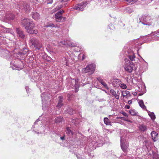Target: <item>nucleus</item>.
<instances>
[{
	"mask_svg": "<svg viewBox=\"0 0 159 159\" xmlns=\"http://www.w3.org/2000/svg\"><path fill=\"white\" fill-rule=\"evenodd\" d=\"M149 116L151 117V119L152 120H154L156 118V116L153 112H151L149 111L146 110Z\"/></svg>",
	"mask_w": 159,
	"mask_h": 159,
	"instance_id": "a211bd4d",
	"label": "nucleus"
},
{
	"mask_svg": "<svg viewBox=\"0 0 159 159\" xmlns=\"http://www.w3.org/2000/svg\"><path fill=\"white\" fill-rule=\"evenodd\" d=\"M11 34H12V35H13L14 36V34L13 33H11Z\"/></svg>",
	"mask_w": 159,
	"mask_h": 159,
	"instance_id": "13d9d810",
	"label": "nucleus"
},
{
	"mask_svg": "<svg viewBox=\"0 0 159 159\" xmlns=\"http://www.w3.org/2000/svg\"><path fill=\"white\" fill-rule=\"evenodd\" d=\"M75 82V84L74 87L75 89V92H77L78 90L79 86L76 80H74Z\"/></svg>",
	"mask_w": 159,
	"mask_h": 159,
	"instance_id": "cd10ccee",
	"label": "nucleus"
},
{
	"mask_svg": "<svg viewBox=\"0 0 159 159\" xmlns=\"http://www.w3.org/2000/svg\"><path fill=\"white\" fill-rule=\"evenodd\" d=\"M87 4L86 2H84L80 3L76 5L74 7V8L77 10L83 11L84 8L86 6Z\"/></svg>",
	"mask_w": 159,
	"mask_h": 159,
	"instance_id": "6e6552de",
	"label": "nucleus"
},
{
	"mask_svg": "<svg viewBox=\"0 0 159 159\" xmlns=\"http://www.w3.org/2000/svg\"><path fill=\"white\" fill-rule=\"evenodd\" d=\"M54 11H53L52 12H51V14L53 13H54V12H55L56 11H57L58 10L57 7H56V8H54Z\"/></svg>",
	"mask_w": 159,
	"mask_h": 159,
	"instance_id": "a18cd8bd",
	"label": "nucleus"
},
{
	"mask_svg": "<svg viewBox=\"0 0 159 159\" xmlns=\"http://www.w3.org/2000/svg\"><path fill=\"white\" fill-rule=\"evenodd\" d=\"M125 61L126 64L124 68L126 71L128 73H131L133 70H136L137 68L133 62L130 61L127 59H125Z\"/></svg>",
	"mask_w": 159,
	"mask_h": 159,
	"instance_id": "7ed1b4c3",
	"label": "nucleus"
},
{
	"mask_svg": "<svg viewBox=\"0 0 159 159\" xmlns=\"http://www.w3.org/2000/svg\"><path fill=\"white\" fill-rule=\"evenodd\" d=\"M34 132H35V133H38H38H39V132H36V131H34Z\"/></svg>",
	"mask_w": 159,
	"mask_h": 159,
	"instance_id": "4d7b16f0",
	"label": "nucleus"
},
{
	"mask_svg": "<svg viewBox=\"0 0 159 159\" xmlns=\"http://www.w3.org/2000/svg\"><path fill=\"white\" fill-rule=\"evenodd\" d=\"M54 11V9H53L52 10V11H51V12H52V11Z\"/></svg>",
	"mask_w": 159,
	"mask_h": 159,
	"instance_id": "bf43d9fd",
	"label": "nucleus"
},
{
	"mask_svg": "<svg viewBox=\"0 0 159 159\" xmlns=\"http://www.w3.org/2000/svg\"><path fill=\"white\" fill-rule=\"evenodd\" d=\"M120 142H121V147L122 150L124 152H125L129 146V143L127 142H122V139L121 137Z\"/></svg>",
	"mask_w": 159,
	"mask_h": 159,
	"instance_id": "f8f14e48",
	"label": "nucleus"
},
{
	"mask_svg": "<svg viewBox=\"0 0 159 159\" xmlns=\"http://www.w3.org/2000/svg\"><path fill=\"white\" fill-rule=\"evenodd\" d=\"M76 157H77V158L78 159H80L81 157V155L79 154H78L77 155Z\"/></svg>",
	"mask_w": 159,
	"mask_h": 159,
	"instance_id": "de8ad7c7",
	"label": "nucleus"
},
{
	"mask_svg": "<svg viewBox=\"0 0 159 159\" xmlns=\"http://www.w3.org/2000/svg\"><path fill=\"white\" fill-rule=\"evenodd\" d=\"M110 92L112 95L117 100L119 99L120 93L118 90H117V91L116 92L113 89H111L110 90Z\"/></svg>",
	"mask_w": 159,
	"mask_h": 159,
	"instance_id": "ddd939ff",
	"label": "nucleus"
},
{
	"mask_svg": "<svg viewBox=\"0 0 159 159\" xmlns=\"http://www.w3.org/2000/svg\"><path fill=\"white\" fill-rule=\"evenodd\" d=\"M126 10L127 12H128L129 13H131L134 11L133 9H131L129 8H127Z\"/></svg>",
	"mask_w": 159,
	"mask_h": 159,
	"instance_id": "f704fd0d",
	"label": "nucleus"
},
{
	"mask_svg": "<svg viewBox=\"0 0 159 159\" xmlns=\"http://www.w3.org/2000/svg\"><path fill=\"white\" fill-rule=\"evenodd\" d=\"M70 47H75L76 46V44L75 43L72 42L71 41L68 40L67 45Z\"/></svg>",
	"mask_w": 159,
	"mask_h": 159,
	"instance_id": "393cba45",
	"label": "nucleus"
},
{
	"mask_svg": "<svg viewBox=\"0 0 159 159\" xmlns=\"http://www.w3.org/2000/svg\"><path fill=\"white\" fill-rule=\"evenodd\" d=\"M121 114H122L124 116H127L128 115L125 112L123 111L121 112Z\"/></svg>",
	"mask_w": 159,
	"mask_h": 159,
	"instance_id": "49530a36",
	"label": "nucleus"
},
{
	"mask_svg": "<svg viewBox=\"0 0 159 159\" xmlns=\"http://www.w3.org/2000/svg\"><path fill=\"white\" fill-rule=\"evenodd\" d=\"M129 113L132 116L137 115L138 113L137 111L134 110H132L130 111Z\"/></svg>",
	"mask_w": 159,
	"mask_h": 159,
	"instance_id": "c85d7f7f",
	"label": "nucleus"
},
{
	"mask_svg": "<svg viewBox=\"0 0 159 159\" xmlns=\"http://www.w3.org/2000/svg\"><path fill=\"white\" fill-rule=\"evenodd\" d=\"M134 43L135 45V46L137 48V50L138 52V51L139 49H139H138L137 48L138 47V46H141L142 45V43L140 42L139 41V39H137L136 40H134Z\"/></svg>",
	"mask_w": 159,
	"mask_h": 159,
	"instance_id": "2eb2a0df",
	"label": "nucleus"
},
{
	"mask_svg": "<svg viewBox=\"0 0 159 159\" xmlns=\"http://www.w3.org/2000/svg\"><path fill=\"white\" fill-rule=\"evenodd\" d=\"M151 135L153 140L154 142H155L157 140V137L158 136V134L155 131H152L151 133Z\"/></svg>",
	"mask_w": 159,
	"mask_h": 159,
	"instance_id": "dca6fc26",
	"label": "nucleus"
},
{
	"mask_svg": "<svg viewBox=\"0 0 159 159\" xmlns=\"http://www.w3.org/2000/svg\"><path fill=\"white\" fill-rule=\"evenodd\" d=\"M125 108L127 109H129L130 108V106L128 105H126L125 106Z\"/></svg>",
	"mask_w": 159,
	"mask_h": 159,
	"instance_id": "603ef678",
	"label": "nucleus"
},
{
	"mask_svg": "<svg viewBox=\"0 0 159 159\" xmlns=\"http://www.w3.org/2000/svg\"><path fill=\"white\" fill-rule=\"evenodd\" d=\"M54 27V25L52 24V25H48V26H47V27Z\"/></svg>",
	"mask_w": 159,
	"mask_h": 159,
	"instance_id": "5fc2aeb1",
	"label": "nucleus"
},
{
	"mask_svg": "<svg viewBox=\"0 0 159 159\" xmlns=\"http://www.w3.org/2000/svg\"><path fill=\"white\" fill-rule=\"evenodd\" d=\"M128 104L129 105L131 104L132 103V101L131 100H129L128 101Z\"/></svg>",
	"mask_w": 159,
	"mask_h": 159,
	"instance_id": "864d4df0",
	"label": "nucleus"
},
{
	"mask_svg": "<svg viewBox=\"0 0 159 159\" xmlns=\"http://www.w3.org/2000/svg\"><path fill=\"white\" fill-rule=\"evenodd\" d=\"M153 35H155V39L159 40V29L153 33Z\"/></svg>",
	"mask_w": 159,
	"mask_h": 159,
	"instance_id": "412c9836",
	"label": "nucleus"
},
{
	"mask_svg": "<svg viewBox=\"0 0 159 159\" xmlns=\"http://www.w3.org/2000/svg\"><path fill=\"white\" fill-rule=\"evenodd\" d=\"M86 57L85 55L84 54H83L82 57V60H84Z\"/></svg>",
	"mask_w": 159,
	"mask_h": 159,
	"instance_id": "8fccbe9b",
	"label": "nucleus"
},
{
	"mask_svg": "<svg viewBox=\"0 0 159 159\" xmlns=\"http://www.w3.org/2000/svg\"><path fill=\"white\" fill-rule=\"evenodd\" d=\"M16 32L17 35L20 39L24 40L25 38V35L23 31L20 28H17Z\"/></svg>",
	"mask_w": 159,
	"mask_h": 159,
	"instance_id": "1a4fd4ad",
	"label": "nucleus"
},
{
	"mask_svg": "<svg viewBox=\"0 0 159 159\" xmlns=\"http://www.w3.org/2000/svg\"><path fill=\"white\" fill-rule=\"evenodd\" d=\"M68 41V40L66 41L64 40L61 41L60 42H59L58 43L60 45H61V44H63L67 45Z\"/></svg>",
	"mask_w": 159,
	"mask_h": 159,
	"instance_id": "2f4dec72",
	"label": "nucleus"
},
{
	"mask_svg": "<svg viewBox=\"0 0 159 159\" xmlns=\"http://www.w3.org/2000/svg\"><path fill=\"white\" fill-rule=\"evenodd\" d=\"M122 94L124 97H127L128 96H130L129 92L127 90L123 91L122 92Z\"/></svg>",
	"mask_w": 159,
	"mask_h": 159,
	"instance_id": "5701e85b",
	"label": "nucleus"
},
{
	"mask_svg": "<svg viewBox=\"0 0 159 159\" xmlns=\"http://www.w3.org/2000/svg\"><path fill=\"white\" fill-rule=\"evenodd\" d=\"M66 133L71 135L73 134V132L69 128H67L66 129Z\"/></svg>",
	"mask_w": 159,
	"mask_h": 159,
	"instance_id": "7c9ffc66",
	"label": "nucleus"
},
{
	"mask_svg": "<svg viewBox=\"0 0 159 159\" xmlns=\"http://www.w3.org/2000/svg\"><path fill=\"white\" fill-rule=\"evenodd\" d=\"M39 14L36 12H34L32 15V17L35 20H38L39 18Z\"/></svg>",
	"mask_w": 159,
	"mask_h": 159,
	"instance_id": "aec40b11",
	"label": "nucleus"
},
{
	"mask_svg": "<svg viewBox=\"0 0 159 159\" xmlns=\"http://www.w3.org/2000/svg\"><path fill=\"white\" fill-rule=\"evenodd\" d=\"M140 22L148 26H153L155 20L148 16H143L139 19Z\"/></svg>",
	"mask_w": 159,
	"mask_h": 159,
	"instance_id": "f03ea898",
	"label": "nucleus"
},
{
	"mask_svg": "<svg viewBox=\"0 0 159 159\" xmlns=\"http://www.w3.org/2000/svg\"><path fill=\"white\" fill-rule=\"evenodd\" d=\"M138 103L140 107L142 108L143 110H145L146 111L147 110L146 108V107L144 105V102L142 100H140L138 101Z\"/></svg>",
	"mask_w": 159,
	"mask_h": 159,
	"instance_id": "f3484780",
	"label": "nucleus"
},
{
	"mask_svg": "<svg viewBox=\"0 0 159 159\" xmlns=\"http://www.w3.org/2000/svg\"><path fill=\"white\" fill-rule=\"evenodd\" d=\"M139 128L140 130L143 132L146 131L147 129L146 126L144 125H140Z\"/></svg>",
	"mask_w": 159,
	"mask_h": 159,
	"instance_id": "4be33fe9",
	"label": "nucleus"
},
{
	"mask_svg": "<svg viewBox=\"0 0 159 159\" xmlns=\"http://www.w3.org/2000/svg\"><path fill=\"white\" fill-rule=\"evenodd\" d=\"M138 90L139 91H140L142 90V88H143L144 87V86H143L142 87L141 86H139V85L138 86Z\"/></svg>",
	"mask_w": 159,
	"mask_h": 159,
	"instance_id": "58836bf2",
	"label": "nucleus"
},
{
	"mask_svg": "<svg viewBox=\"0 0 159 159\" xmlns=\"http://www.w3.org/2000/svg\"><path fill=\"white\" fill-rule=\"evenodd\" d=\"M96 65L94 64H89L85 68H83L82 70L83 73H90V75L93 74L94 72Z\"/></svg>",
	"mask_w": 159,
	"mask_h": 159,
	"instance_id": "39448f33",
	"label": "nucleus"
},
{
	"mask_svg": "<svg viewBox=\"0 0 159 159\" xmlns=\"http://www.w3.org/2000/svg\"><path fill=\"white\" fill-rule=\"evenodd\" d=\"M77 120H77V119H76V120H73L72 122V123H74V124L75 125H76L77 124V123H76V121Z\"/></svg>",
	"mask_w": 159,
	"mask_h": 159,
	"instance_id": "79ce46f5",
	"label": "nucleus"
},
{
	"mask_svg": "<svg viewBox=\"0 0 159 159\" xmlns=\"http://www.w3.org/2000/svg\"><path fill=\"white\" fill-rule=\"evenodd\" d=\"M4 53L6 54H7V55H8V57H9V52L7 50H4Z\"/></svg>",
	"mask_w": 159,
	"mask_h": 159,
	"instance_id": "ea45409f",
	"label": "nucleus"
},
{
	"mask_svg": "<svg viewBox=\"0 0 159 159\" xmlns=\"http://www.w3.org/2000/svg\"><path fill=\"white\" fill-rule=\"evenodd\" d=\"M53 2V0H48L47 4H52Z\"/></svg>",
	"mask_w": 159,
	"mask_h": 159,
	"instance_id": "c03bdc74",
	"label": "nucleus"
},
{
	"mask_svg": "<svg viewBox=\"0 0 159 159\" xmlns=\"http://www.w3.org/2000/svg\"><path fill=\"white\" fill-rule=\"evenodd\" d=\"M39 120V118L38 119H37L36 120V121L34 123V126H33V128H35V127H37L38 126L37 125V123Z\"/></svg>",
	"mask_w": 159,
	"mask_h": 159,
	"instance_id": "4c0bfd02",
	"label": "nucleus"
},
{
	"mask_svg": "<svg viewBox=\"0 0 159 159\" xmlns=\"http://www.w3.org/2000/svg\"><path fill=\"white\" fill-rule=\"evenodd\" d=\"M153 158L154 159H157L159 158V155L157 152H152Z\"/></svg>",
	"mask_w": 159,
	"mask_h": 159,
	"instance_id": "bb28decb",
	"label": "nucleus"
},
{
	"mask_svg": "<svg viewBox=\"0 0 159 159\" xmlns=\"http://www.w3.org/2000/svg\"><path fill=\"white\" fill-rule=\"evenodd\" d=\"M5 55V56L7 58V55Z\"/></svg>",
	"mask_w": 159,
	"mask_h": 159,
	"instance_id": "052dcab7",
	"label": "nucleus"
},
{
	"mask_svg": "<svg viewBox=\"0 0 159 159\" xmlns=\"http://www.w3.org/2000/svg\"><path fill=\"white\" fill-rule=\"evenodd\" d=\"M62 6H63L62 5H59L57 6L56 7H57L58 10H59L62 7Z\"/></svg>",
	"mask_w": 159,
	"mask_h": 159,
	"instance_id": "37998d69",
	"label": "nucleus"
},
{
	"mask_svg": "<svg viewBox=\"0 0 159 159\" xmlns=\"http://www.w3.org/2000/svg\"><path fill=\"white\" fill-rule=\"evenodd\" d=\"M25 88L27 93H28L29 91V87L28 86H26Z\"/></svg>",
	"mask_w": 159,
	"mask_h": 159,
	"instance_id": "3c124183",
	"label": "nucleus"
},
{
	"mask_svg": "<svg viewBox=\"0 0 159 159\" xmlns=\"http://www.w3.org/2000/svg\"><path fill=\"white\" fill-rule=\"evenodd\" d=\"M111 81L112 85L114 87L117 88L119 87L121 83L120 79H114L112 80Z\"/></svg>",
	"mask_w": 159,
	"mask_h": 159,
	"instance_id": "9b49d317",
	"label": "nucleus"
},
{
	"mask_svg": "<svg viewBox=\"0 0 159 159\" xmlns=\"http://www.w3.org/2000/svg\"><path fill=\"white\" fill-rule=\"evenodd\" d=\"M59 99L57 105V107L58 108H60L63 105L62 103V102L63 97L61 96H59Z\"/></svg>",
	"mask_w": 159,
	"mask_h": 159,
	"instance_id": "6ab92c4d",
	"label": "nucleus"
},
{
	"mask_svg": "<svg viewBox=\"0 0 159 159\" xmlns=\"http://www.w3.org/2000/svg\"><path fill=\"white\" fill-rule=\"evenodd\" d=\"M21 23L28 33L36 34L38 33L37 30L34 29L35 25L32 20L29 19L24 18L21 20Z\"/></svg>",
	"mask_w": 159,
	"mask_h": 159,
	"instance_id": "f257e3e1",
	"label": "nucleus"
},
{
	"mask_svg": "<svg viewBox=\"0 0 159 159\" xmlns=\"http://www.w3.org/2000/svg\"><path fill=\"white\" fill-rule=\"evenodd\" d=\"M41 97L42 98V109L43 110H45L46 108V107L48 106L46 105L47 101L48 102L49 101V97L47 95L46 93H43L42 94Z\"/></svg>",
	"mask_w": 159,
	"mask_h": 159,
	"instance_id": "423d86ee",
	"label": "nucleus"
},
{
	"mask_svg": "<svg viewBox=\"0 0 159 159\" xmlns=\"http://www.w3.org/2000/svg\"><path fill=\"white\" fill-rule=\"evenodd\" d=\"M67 111L70 115L73 114L75 112V111L73 110L72 108H69L67 109Z\"/></svg>",
	"mask_w": 159,
	"mask_h": 159,
	"instance_id": "c756f323",
	"label": "nucleus"
},
{
	"mask_svg": "<svg viewBox=\"0 0 159 159\" xmlns=\"http://www.w3.org/2000/svg\"><path fill=\"white\" fill-rule=\"evenodd\" d=\"M102 84L103 85L104 87H105L106 88H108V86L106 83L103 81V82L102 83Z\"/></svg>",
	"mask_w": 159,
	"mask_h": 159,
	"instance_id": "c9c22d12",
	"label": "nucleus"
},
{
	"mask_svg": "<svg viewBox=\"0 0 159 159\" xmlns=\"http://www.w3.org/2000/svg\"><path fill=\"white\" fill-rule=\"evenodd\" d=\"M116 119H121V120H125L126 121L129 122L130 123H132V121L131 120H129V119H127L126 118H124V117H116Z\"/></svg>",
	"mask_w": 159,
	"mask_h": 159,
	"instance_id": "a878e982",
	"label": "nucleus"
},
{
	"mask_svg": "<svg viewBox=\"0 0 159 159\" xmlns=\"http://www.w3.org/2000/svg\"><path fill=\"white\" fill-rule=\"evenodd\" d=\"M63 12V11H60L55 14V18L56 19L57 21L60 22L65 19V17L62 16V14Z\"/></svg>",
	"mask_w": 159,
	"mask_h": 159,
	"instance_id": "0eeeda50",
	"label": "nucleus"
},
{
	"mask_svg": "<svg viewBox=\"0 0 159 159\" xmlns=\"http://www.w3.org/2000/svg\"><path fill=\"white\" fill-rule=\"evenodd\" d=\"M61 139L62 140H63L64 139V137L62 136L61 137Z\"/></svg>",
	"mask_w": 159,
	"mask_h": 159,
	"instance_id": "6e6d98bb",
	"label": "nucleus"
},
{
	"mask_svg": "<svg viewBox=\"0 0 159 159\" xmlns=\"http://www.w3.org/2000/svg\"><path fill=\"white\" fill-rule=\"evenodd\" d=\"M62 120V118L61 117H56L55 120V122L56 123L60 122Z\"/></svg>",
	"mask_w": 159,
	"mask_h": 159,
	"instance_id": "473e14b6",
	"label": "nucleus"
},
{
	"mask_svg": "<svg viewBox=\"0 0 159 159\" xmlns=\"http://www.w3.org/2000/svg\"><path fill=\"white\" fill-rule=\"evenodd\" d=\"M120 88L123 89H126L127 88V86L125 84H120Z\"/></svg>",
	"mask_w": 159,
	"mask_h": 159,
	"instance_id": "72a5a7b5",
	"label": "nucleus"
},
{
	"mask_svg": "<svg viewBox=\"0 0 159 159\" xmlns=\"http://www.w3.org/2000/svg\"><path fill=\"white\" fill-rule=\"evenodd\" d=\"M102 145H103V143H98L97 145L98 147H100L102 146Z\"/></svg>",
	"mask_w": 159,
	"mask_h": 159,
	"instance_id": "09e8293b",
	"label": "nucleus"
},
{
	"mask_svg": "<svg viewBox=\"0 0 159 159\" xmlns=\"http://www.w3.org/2000/svg\"><path fill=\"white\" fill-rule=\"evenodd\" d=\"M15 16L13 14L11 13V20H13L15 18Z\"/></svg>",
	"mask_w": 159,
	"mask_h": 159,
	"instance_id": "e433bc0d",
	"label": "nucleus"
},
{
	"mask_svg": "<svg viewBox=\"0 0 159 159\" xmlns=\"http://www.w3.org/2000/svg\"><path fill=\"white\" fill-rule=\"evenodd\" d=\"M99 82L102 84V83L103 82V80L101 79L97 78Z\"/></svg>",
	"mask_w": 159,
	"mask_h": 159,
	"instance_id": "a19ab883",
	"label": "nucleus"
},
{
	"mask_svg": "<svg viewBox=\"0 0 159 159\" xmlns=\"http://www.w3.org/2000/svg\"><path fill=\"white\" fill-rule=\"evenodd\" d=\"M19 8L26 13L29 12L30 10V7L29 5L26 3H23L22 4H21L19 7Z\"/></svg>",
	"mask_w": 159,
	"mask_h": 159,
	"instance_id": "9d476101",
	"label": "nucleus"
},
{
	"mask_svg": "<svg viewBox=\"0 0 159 159\" xmlns=\"http://www.w3.org/2000/svg\"><path fill=\"white\" fill-rule=\"evenodd\" d=\"M104 123L107 125H111V122L109 119L107 117L104 118Z\"/></svg>",
	"mask_w": 159,
	"mask_h": 159,
	"instance_id": "b1692460",
	"label": "nucleus"
},
{
	"mask_svg": "<svg viewBox=\"0 0 159 159\" xmlns=\"http://www.w3.org/2000/svg\"><path fill=\"white\" fill-rule=\"evenodd\" d=\"M29 44L31 48H34L38 50L43 47L42 43L36 38H32L30 39Z\"/></svg>",
	"mask_w": 159,
	"mask_h": 159,
	"instance_id": "20e7f679",
	"label": "nucleus"
},
{
	"mask_svg": "<svg viewBox=\"0 0 159 159\" xmlns=\"http://www.w3.org/2000/svg\"><path fill=\"white\" fill-rule=\"evenodd\" d=\"M129 51L130 50L128 49L127 52L129 55H128V57L129 58L130 60L131 61H130L132 62V61H135V56L132 51L131 52H130Z\"/></svg>",
	"mask_w": 159,
	"mask_h": 159,
	"instance_id": "4468645a",
	"label": "nucleus"
}]
</instances>
